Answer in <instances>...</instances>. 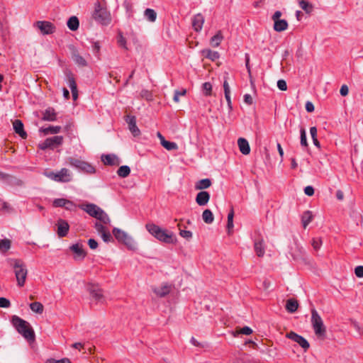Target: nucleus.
Wrapping results in <instances>:
<instances>
[{
  "label": "nucleus",
  "instance_id": "obj_1",
  "mask_svg": "<svg viewBox=\"0 0 363 363\" xmlns=\"http://www.w3.org/2000/svg\"><path fill=\"white\" fill-rule=\"evenodd\" d=\"M145 228L152 236L162 242L173 244L177 242V238L172 232L162 229L155 223H147Z\"/></svg>",
  "mask_w": 363,
  "mask_h": 363
},
{
  "label": "nucleus",
  "instance_id": "obj_2",
  "mask_svg": "<svg viewBox=\"0 0 363 363\" xmlns=\"http://www.w3.org/2000/svg\"><path fill=\"white\" fill-rule=\"evenodd\" d=\"M11 322L17 332L28 341L35 340L34 330L28 322L15 315L11 317Z\"/></svg>",
  "mask_w": 363,
  "mask_h": 363
},
{
  "label": "nucleus",
  "instance_id": "obj_3",
  "mask_svg": "<svg viewBox=\"0 0 363 363\" xmlns=\"http://www.w3.org/2000/svg\"><path fill=\"white\" fill-rule=\"evenodd\" d=\"M8 262L13 269L18 286L19 287L23 286L28 274L26 264L19 259H9Z\"/></svg>",
  "mask_w": 363,
  "mask_h": 363
},
{
  "label": "nucleus",
  "instance_id": "obj_4",
  "mask_svg": "<svg viewBox=\"0 0 363 363\" xmlns=\"http://www.w3.org/2000/svg\"><path fill=\"white\" fill-rule=\"evenodd\" d=\"M311 324L314 330L315 334L319 338H324L326 335V328L323 324V321L315 308L311 309Z\"/></svg>",
  "mask_w": 363,
  "mask_h": 363
},
{
  "label": "nucleus",
  "instance_id": "obj_5",
  "mask_svg": "<svg viewBox=\"0 0 363 363\" xmlns=\"http://www.w3.org/2000/svg\"><path fill=\"white\" fill-rule=\"evenodd\" d=\"M113 235L118 242L125 245L128 249L135 250L137 248V245L133 238L128 235L125 231L118 228H113L112 230Z\"/></svg>",
  "mask_w": 363,
  "mask_h": 363
},
{
  "label": "nucleus",
  "instance_id": "obj_6",
  "mask_svg": "<svg viewBox=\"0 0 363 363\" xmlns=\"http://www.w3.org/2000/svg\"><path fill=\"white\" fill-rule=\"evenodd\" d=\"M93 18L102 25H108L111 22L109 12L104 7H102L99 1L95 3L94 11L92 14Z\"/></svg>",
  "mask_w": 363,
  "mask_h": 363
},
{
  "label": "nucleus",
  "instance_id": "obj_7",
  "mask_svg": "<svg viewBox=\"0 0 363 363\" xmlns=\"http://www.w3.org/2000/svg\"><path fill=\"white\" fill-rule=\"evenodd\" d=\"M67 160L72 167L76 168L82 172L86 174H94L96 172L94 167H93L87 162L74 157H69Z\"/></svg>",
  "mask_w": 363,
  "mask_h": 363
},
{
  "label": "nucleus",
  "instance_id": "obj_8",
  "mask_svg": "<svg viewBox=\"0 0 363 363\" xmlns=\"http://www.w3.org/2000/svg\"><path fill=\"white\" fill-rule=\"evenodd\" d=\"M64 138L62 135H56L46 138L43 143L39 144V148L45 150L46 149L54 150L63 143Z\"/></svg>",
  "mask_w": 363,
  "mask_h": 363
},
{
  "label": "nucleus",
  "instance_id": "obj_9",
  "mask_svg": "<svg viewBox=\"0 0 363 363\" xmlns=\"http://www.w3.org/2000/svg\"><path fill=\"white\" fill-rule=\"evenodd\" d=\"M86 289L92 299L99 303L104 302L105 298L103 294V290L99 284L89 283L86 284Z\"/></svg>",
  "mask_w": 363,
  "mask_h": 363
},
{
  "label": "nucleus",
  "instance_id": "obj_10",
  "mask_svg": "<svg viewBox=\"0 0 363 363\" xmlns=\"http://www.w3.org/2000/svg\"><path fill=\"white\" fill-rule=\"evenodd\" d=\"M286 337L298 343L305 352L307 351L310 347V344L308 340L303 336L296 333L294 331L287 333Z\"/></svg>",
  "mask_w": 363,
  "mask_h": 363
},
{
  "label": "nucleus",
  "instance_id": "obj_11",
  "mask_svg": "<svg viewBox=\"0 0 363 363\" xmlns=\"http://www.w3.org/2000/svg\"><path fill=\"white\" fill-rule=\"evenodd\" d=\"M35 26L40 30L43 35H50L55 32L56 28L53 23L46 21H38Z\"/></svg>",
  "mask_w": 363,
  "mask_h": 363
},
{
  "label": "nucleus",
  "instance_id": "obj_12",
  "mask_svg": "<svg viewBox=\"0 0 363 363\" xmlns=\"http://www.w3.org/2000/svg\"><path fill=\"white\" fill-rule=\"evenodd\" d=\"M65 74L67 77V83L72 91L73 100L75 101L78 98V90L74 74L70 70H67Z\"/></svg>",
  "mask_w": 363,
  "mask_h": 363
},
{
  "label": "nucleus",
  "instance_id": "obj_13",
  "mask_svg": "<svg viewBox=\"0 0 363 363\" xmlns=\"http://www.w3.org/2000/svg\"><path fill=\"white\" fill-rule=\"evenodd\" d=\"M125 122L128 125V129L134 137H137L140 135V130L136 125V117L133 115H127L125 116Z\"/></svg>",
  "mask_w": 363,
  "mask_h": 363
},
{
  "label": "nucleus",
  "instance_id": "obj_14",
  "mask_svg": "<svg viewBox=\"0 0 363 363\" xmlns=\"http://www.w3.org/2000/svg\"><path fill=\"white\" fill-rule=\"evenodd\" d=\"M69 250L74 253V259L75 260H83L86 256V252L83 249V245L80 243L71 245Z\"/></svg>",
  "mask_w": 363,
  "mask_h": 363
},
{
  "label": "nucleus",
  "instance_id": "obj_15",
  "mask_svg": "<svg viewBox=\"0 0 363 363\" xmlns=\"http://www.w3.org/2000/svg\"><path fill=\"white\" fill-rule=\"evenodd\" d=\"M56 225L57 227V233L60 238L67 236L69 230V225L67 220L59 218L57 221Z\"/></svg>",
  "mask_w": 363,
  "mask_h": 363
},
{
  "label": "nucleus",
  "instance_id": "obj_16",
  "mask_svg": "<svg viewBox=\"0 0 363 363\" xmlns=\"http://www.w3.org/2000/svg\"><path fill=\"white\" fill-rule=\"evenodd\" d=\"M79 208L86 212L89 216L96 218L101 208L94 203H86L79 206Z\"/></svg>",
  "mask_w": 363,
  "mask_h": 363
},
{
  "label": "nucleus",
  "instance_id": "obj_17",
  "mask_svg": "<svg viewBox=\"0 0 363 363\" xmlns=\"http://www.w3.org/2000/svg\"><path fill=\"white\" fill-rule=\"evenodd\" d=\"M69 48L71 51L72 58L76 64L82 67H85L87 65L86 60L79 55L76 47H74V45H70Z\"/></svg>",
  "mask_w": 363,
  "mask_h": 363
},
{
  "label": "nucleus",
  "instance_id": "obj_18",
  "mask_svg": "<svg viewBox=\"0 0 363 363\" xmlns=\"http://www.w3.org/2000/svg\"><path fill=\"white\" fill-rule=\"evenodd\" d=\"M72 174L70 171L67 168H62L60 171L57 172L56 182L67 183L72 181Z\"/></svg>",
  "mask_w": 363,
  "mask_h": 363
},
{
  "label": "nucleus",
  "instance_id": "obj_19",
  "mask_svg": "<svg viewBox=\"0 0 363 363\" xmlns=\"http://www.w3.org/2000/svg\"><path fill=\"white\" fill-rule=\"evenodd\" d=\"M101 161L105 165L118 166L120 164L118 157L113 154L102 155Z\"/></svg>",
  "mask_w": 363,
  "mask_h": 363
},
{
  "label": "nucleus",
  "instance_id": "obj_20",
  "mask_svg": "<svg viewBox=\"0 0 363 363\" xmlns=\"http://www.w3.org/2000/svg\"><path fill=\"white\" fill-rule=\"evenodd\" d=\"M204 21V17L201 13L194 16L192 18V27L196 32H200L201 30Z\"/></svg>",
  "mask_w": 363,
  "mask_h": 363
},
{
  "label": "nucleus",
  "instance_id": "obj_21",
  "mask_svg": "<svg viewBox=\"0 0 363 363\" xmlns=\"http://www.w3.org/2000/svg\"><path fill=\"white\" fill-rule=\"evenodd\" d=\"M13 128L16 134H18L21 138L26 139L27 138V133L24 130V125L23 122L16 119L13 123Z\"/></svg>",
  "mask_w": 363,
  "mask_h": 363
},
{
  "label": "nucleus",
  "instance_id": "obj_22",
  "mask_svg": "<svg viewBox=\"0 0 363 363\" xmlns=\"http://www.w3.org/2000/svg\"><path fill=\"white\" fill-rule=\"evenodd\" d=\"M211 198V195L208 191H199L196 196V202L198 205L202 206L206 205Z\"/></svg>",
  "mask_w": 363,
  "mask_h": 363
},
{
  "label": "nucleus",
  "instance_id": "obj_23",
  "mask_svg": "<svg viewBox=\"0 0 363 363\" xmlns=\"http://www.w3.org/2000/svg\"><path fill=\"white\" fill-rule=\"evenodd\" d=\"M42 120L44 121H57V113L54 108L48 107L43 112Z\"/></svg>",
  "mask_w": 363,
  "mask_h": 363
},
{
  "label": "nucleus",
  "instance_id": "obj_24",
  "mask_svg": "<svg viewBox=\"0 0 363 363\" xmlns=\"http://www.w3.org/2000/svg\"><path fill=\"white\" fill-rule=\"evenodd\" d=\"M238 145L240 149V151L242 154L247 155L250 152V147L248 141L244 138H240L238 140Z\"/></svg>",
  "mask_w": 363,
  "mask_h": 363
},
{
  "label": "nucleus",
  "instance_id": "obj_25",
  "mask_svg": "<svg viewBox=\"0 0 363 363\" xmlns=\"http://www.w3.org/2000/svg\"><path fill=\"white\" fill-rule=\"evenodd\" d=\"M202 57L209 59L214 62L220 57V54L217 51L211 50V49H203L201 51Z\"/></svg>",
  "mask_w": 363,
  "mask_h": 363
},
{
  "label": "nucleus",
  "instance_id": "obj_26",
  "mask_svg": "<svg viewBox=\"0 0 363 363\" xmlns=\"http://www.w3.org/2000/svg\"><path fill=\"white\" fill-rule=\"evenodd\" d=\"M288 22L285 19H278L277 21H274L273 28L277 32H282L286 30L288 28Z\"/></svg>",
  "mask_w": 363,
  "mask_h": 363
},
{
  "label": "nucleus",
  "instance_id": "obj_27",
  "mask_svg": "<svg viewBox=\"0 0 363 363\" xmlns=\"http://www.w3.org/2000/svg\"><path fill=\"white\" fill-rule=\"evenodd\" d=\"M153 291L157 296L160 297H164L170 292V286L167 284L162 285L160 288H154Z\"/></svg>",
  "mask_w": 363,
  "mask_h": 363
},
{
  "label": "nucleus",
  "instance_id": "obj_28",
  "mask_svg": "<svg viewBox=\"0 0 363 363\" xmlns=\"http://www.w3.org/2000/svg\"><path fill=\"white\" fill-rule=\"evenodd\" d=\"M255 251L258 257H263L265 252L264 241L262 239L255 241L254 244Z\"/></svg>",
  "mask_w": 363,
  "mask_h": 363
},
{
  "label": "nucleus",
  "instance_id": "obj_29",
  "mask_svg": "<svg viewBox=\"0 0 363 363\" xmlns=\"http://www.w3.org/2000/svg\"><path fill=\"white\" fill-rule=\"evenodd\" d=\"M62 128L61 126L56 125H50L48 128H40V132L43 133L44 135H49V134H57L60 132Z\"/></svg>",
  "mask_w": 363,
  "mask_h": 363
},
{
  "label": "nucleus",
  "instance_id": "obj_30",
  "mask_svg": "<svg viewBox=\"0 0 363 363\" xmlns=\"http://www.w3.org/2000/svg\"><path fill=\"white\" fill-rule=\"evenodd\" d=\"M67 26L72 31L77 30L79 26V21L78 18L74 16H71L67 22Z\"/></svg>",
  "mask_w": 363,
  "mask_h": 363
},
{
  "label": "nucleus",
  "instance_id": "obj_31",
  "mask_svg": "<svg viewBox=\"0 0 363 363\" xmlns=\"http://www.w3.org/2000/svg\"><path fill=\"white\" fill-rule=\"evenodd\" d=\"M211 184V180L210 179H202L196 183L195 189L197 190L206 189L210 187Z\"/></svg>",
  "mask_w": 363,
  "mask_h": 363
},
{
  "label": "nucleus",
  "instance_id": "obj_32",
  "mask_svg": "<svg viewBox=\"0 0 363 363\" xmlns=\"http://www.w3.org/2000/svg\"><path fill=\"white\" fill-rule=\"evenodd\" d=\"M298 303L294 298H290L286 301V309L289 313H294L297 311Z\"/></svg>",
  "mask_w": 363,
  "mask_h": 363
},
{
  "label": "nucleus",
  "instance_id": "obj_33",
  "mask_svg": "<svg viewBox=\"0 0 363 363\" xmlns=\"http://www.w3.org/2000/svg\"><path fill=\"white\" fill-rule=\"evenodd\" d=\"M6 184L11 186H23L24 184V182L21 179L11 175L9 176V179H7V182L6 183Z\"/></svg>",
  "mask_w": 363,
  "mask_h": 363
},
{
  "label": "nucleus",
  "instance_id": "obj_34",
  "mask_svg": "<svg viewBox=\"0 0 363 363\" xmlns=\"http://www.w3.org/2000/svg\"><path fill=\"white\" fill-rule=\"evenodd\" d=\"M223 38L221 30H218L216 35H214L210 40L211 45L213 48H217L220 45L222 40Z\"/></svg>",
  "mask_w": 363,
  "mask_h": 363
},
{
  "label": "nucleus",
  "instance_id": "obj_35",
  "mask_svg": "<svg viewBox=\"0 0 363 363\" xmlns=\"http://www.w3.org/2000/svg\"><path fill=\"white\" fill-rule=\"evenodd\" d=\"M313 214L310 211H305L301 217L303 227L306 228L307 225L312 221Z\"/></svg>",
  "mask_w": 363,
  "mask_h": 363
},
{
  "label": "nucleus",
  "instance_id": "obj_36",
  "mask_svg": "<svg viewBox=\"0 0 363 363\" xmlns=\"http://www.w3.org/2000/svg\"><path fill=\"white\" fill-rule=\"evenodd\" d=\"M202 218L206 223L211 224L213 222L214 216L211 210L206 209L203 211Z\"/></svg>",
  "mask_w": 363,
  "mask_h": 363
},
{
  "label": "nucleus",
  "instance_id": "obj_37",
  "mask_svg": "<svg viewBox=\"0 0 363 363\" xmlns=\"http://www.w3.org/2000/svg\"><path fill=\"white\" fill-rule=\"evenodd\" d=\"M130 174V168L128 165H122L117 170V174L121 178H125Z\"/></svg>",
  "mask_w": 363,
  "mask_h": 363
},
{
  "label": "nucleus",
  "instance_id": "obj_38",
  "mask_svg": "<svg viewBox=\"0 0 363 363\" xmlns=\"http://www.w3.org/2000/svg\"><path fill=\"white\" fill-rule=\"evenodd\" d=\"M144 16L150 22H155L157 18V13L152 9H146L144 11Z\"/></svg>",
  "mask_w": 363,
  "mask_h": 363
},
{
  "label": "nucleus",
  "instance_id": "obj_39",
  "mask_svg": "<svg viewBox=\"0 0 363 363\" xmlns=\"http://www.w3.org/2000/svg\"><path fill=\"white\" fill-rule=\"evenodd\" d=\"M161 145L167 150H177L178 149V145L174 142L162 140L161 141Z\"/></svg>",
  "mask_w": 363,
  "mask_h": 363
},
{
  "label": "nucleus",
  "instance_id": "obj_40",
  "mask_svg": "<svg viewBox=\"0 0 363 363\" xmlns=\"http://www.w3.org/2000/svg\"><path fill=\"white\" fill-rule=\"evenodd\" d=\"M11 245V242L9 239H4L0 240V252L2 253L6 252Z\"/></svg>",
  "mask_w": 363,
  "mask_h": 363
},
{
  "label": "nucleus",
  "instance_id": "obj_41",
  "mask_svg": "<svg viewBox=\"0 0 363 363\" xmlns=\"http://www.w3.org/2000/svg\"><path fill=\"white\" fill-rule=\"evenodd\" d=\"M30 308L38 314H41L43 312V305L38 301L33 302L30 304Z\"/></svg>",
  "mask_w": 363,
  "mask_h": 363
},
{
  "label": "nucleus",
  "instance_id": "obj_42",
  "mask_svg": "<svg viewBox=\"0 0 363 363\" xmlns=\"http://www.w3.org/2000/svg\"><path fill=\"white\" fill-rule=\"evenodd\" d=\"M96 219L99 220L104 224H108L111 222V220L108 214L103 209L100 210V212L99 213Z\"/></svg>",
  "mask_w": 363,
  "mask_h": 363
},
{
  "label": "nucleus",
  "instance_id": "obj_43",
  "mask_svg": "<svg viewBox=\"0 0 363 363\" xmlns=\"http://www.w3.org/2000/svg\"><path fill=\"white\" fill-rule=\"evenodd\" d=\"M299 6L307 13H310L313 11V5L306 0H301Z\"/></svg>",
  "mask_w": 363,
  "mask_h": 363
},
{
  "label": "nucleus",
  "instance_id": "obj_44",
  "mask_svg": "<svg viewBox=\"0 0 363 363\" xmlns=\"http://www.w3.org/2000/svg\"><path fill=\"white\" fill-rule=\"evenodd\" d=\"M300 139H301V145L303 147L308 148V144L307 142L306 133L304 128H301L300 129Z\"/></svg>",
  "mask_w": 363,
  "mask_h": 363
},
{
  "label": "nucleus",
  "instance_id": "obj_45",
  "mask_svg": "<svg viewBox=\"0 0 363 363\" xmlns=\"http://www.w3.org/2000/svg\"><path fill=\"white\" fill-rule=\"evenodd\" d=\"M202 89L205 96H211L212 92V84L210 82H205L202 84Z\"/></svg>",
  "mask_w": 363,
  "mask_h": 363
},
{
  "label": "nucleus",
  "instance_id": "obj_46",
  "mask_svg": "<svg viewBox=\"0 0 363 363\" xmlns=\"http://www.w3.org/2000/svg\"><path fill=\"white\" fill-rule=\"evenodd\" d=\"M140 96L142 98L146 99L148 101H151L153 100L152 93L147 89H142L140 91Z\"/></svg>",
  "mask_w": 363,
  "mask_h": 363
},
{
  "label": "nucleus",
  "instance_id": "obj_47",
  "mask_svg": "<svg viewBox=\"0 0 363 363\" xmlns=\"http://www.w3.org/2000/svg\"><path fill=\"white\" fill-rule=\"evenodd\" d=\"M66 199L60 198V199H55L52 201V206L53 207H65L66 206Z\"/></svg>",
  "mask_w": 363,
  "mask_h": 363
},
{
  "label": "nucleus",
  "instance_id": "obj_48",
  "mask_svg": "<svg viewBox=\"0 0 363 363\" xmlns=\"http://www.w3.org/2000/svg\"><path fill=\"white\" fill-rule=\"evenodd\" d=\"M0 206H1V210L4 211L5 212H7V213H10L13 211V208L11 207L9 203L4 201V200H2L1 199H0Z\"/></svg>",
  "mask_w": 363,
  "mask_h": 363
},
{
  "label": "nucleus",
  "instance_id": "obj_49",
  "mask_svg": "<svg viewBox=\"0 0 363 363\" xmlns=\"http://www.w3.org/2000/svg\"><path fill=\"white\" fill-rule=\"evenodd\" d=\"M43 174L45 175L46 177L56 182L57 172H55L52 170L47 169L44 170Z\"/></svg>",
  "mask_w": 363,
  "mask_h": 363
},
{
  "label": "nucleus",
  "instance_id": "obj_50",
  "mask_svg": "<svg viewBox=\"0 0 363 363\" xmlns=\"http://www.w3.org/2000/svg\"><path fill=\"white\" fill-rule=\"evenodd\" d=\"M117 43H118L119 46H121V47H122V48H123L125 49H127V47H126V40L123 37V35L121 32H119V33L118 35Z\"/></svg>",
  "mask_w": 363,
  "mask_h": 363
},
{
  "label": "nucleus",
  "instance_id": "obj_51",
  "mask_svg": "<svg viewBox=\"0 0 363 363\" xmlns=\"http://www.w3.org/2000/svg\"><path fill=\"white\" fill-rule=\"evenodd\" d=\"M186 90L185 89H182V90H175L174 91V97H173V100L176 103H178L179 101V98L181 96H184L186 94Z\"/></svg>",
  "mask_w": 363,
  "mask_h": 363
},
{
  "label": "nucleus",
  "instance_id": "obj_52",
  "mask_svg": "<svg viewBox=\"0 0 363 363\" xmlns=\"http://www.w3.org/2000/svg\"><path fill=\"white\" fill-rule=\"evenodd\" d=\"M101 235V238H102L104 242H109L111 241H113V237L111 236L110 232L108 231L107 230L104 232H102Z\"/></svg>",
  "mask_w": 363,
  "mask_h": 363
},
{
  "label": "nucleus",
  "instance_id": "obj_53",
  "mask_svg": "<svg viewBox=\"0 0 363 363\" xmlns=\"http://www.w3.org/2000/svg\"><path fill=\"white\" fill-rule=\"evenodd\" d=\"M45 363H72L69 359L68 358H62L61 359L57 360L52 358L47 359Z\"/></svg>",
  "mask_w": 363,
  "mask_h": 363
},
{
  "label": "nucleus",
  "instance_id": "obj_54",
  "mask_svg": "<svg viewBox=\"0 0 363 363\" xmlns=\"http://www.w3.org/2000/svg\"><path fill=\"white\" fill-rule=\"evenodd\" d=\"M11 306L10 301L4 297H0V307L1 308H9Z\"/></svg>",
  "mask_w": 363,
  "mask_h": 363
},
{
  "label": "nucleus",
  "instance_id": "obj_55",
  "mask_svg": "<svg viewBox=\"0 0 363 363\" xmlns=\"http://www.w3.org/2000/svg\"><path fill=\"white\" fill-rule=\"evenodd\" d=\"M179 235L187 240L192 238V233L190 230H180Z\"/></svg>",
  "mask_w": 363,
  "mask_h": 363
},
{
  "label": "nucleus",
  "instance_id": "obj_56",
  "mask_svg": "<svg viewBox=\"0 0 363 363\" xmlns=\"http://www.w3.org/2000/svg\"><path fill=\"white\" fill-rule=\"evenodd\" d=\"M277 87L281 91H286L287 89V84L285 80L284 79H279L277 82Z\"/></svg>",
  "mask_w": 363,
  "mask_h": 363
},
{
  "label": "nucleus",
  "instance_id": "obj_57",
  "mask_svg": "<svg viewBox=\"0 0 363 363\" xmlns=\"http://www.w3.org/2000/svg\"><path fill=\"white\" fill-rule=\"evenodd\" d=\"M312 245L314 250H318L322 245V240L320 239L313 238L312 240Z\"/></svg>",
  "mask_w": 363,
  "mask_h": 363
},
{
  "label": "nucleus",
  "instance_id": "obj_58",
  "mask_svg": "<svg viewBox=\"0 0 363 363\" xmlns=\"http://www.w3.org/2000/svg\"><path fill=\"white\" fill-rule=\"evenodd\" d=\"M64 208L66 210L72 211H74L76 208V205L74 203L73 201L67 199L66 206Z\"/></svg>",
  "mask_w": 363,
  "mask_h": 363
},
{
  "label": "nucleus",
  "instance_id": "obj_59",
  "mask_svg": "<svg viewBox=\"0 0 363 363\" xmlns=\"http://www.w3.org/2000/svg\"><path fill=\"white\" fill-rule=\"evenodd\" d=\"M88 245L91 250H96L99 245L97 241L93 238L88 240Z\"/></svg>",
  "mask_w": 363,
  "mask_h": 363
},
{
  "label": "nucleus",
  "instance_id": "obj_60",
  "mask_svg": "<svg viewBox=\"0 0 363 363\" xmlns=\"http://www.w3.org/2000/svg\"><path fill=\"white\" fill-rule=\"evenodd\" d=\"M354 274L359 278L363 277V266H357L354 269Z\"/></svg>",
  "mask_w": 363,
  "mask_h": 363
},
{
  "label": "nucleus",
  "instance_id": "obj_61",
  "mask_svg": "<svg viewBox=\"0 0 363 363\" xmlns=\"http://www.w3.org/2000/svg\"><path fill=\"white\" fill-rule=\"evenodd\" d=\"M314 192V188L312 186H307L304 188V193L308 196H312Z\"/></svg>",
  "mask_w": 363,
  "mask_h": 363
},
{
  "label": "nucleus",
  "instance_id": "obj_62",
  "mask_svg": "<svg viewBox=\"0 0 363 363\" xmlns=\"http://www.w3.org/2000/svg\"><path fill=\"white\" fill-rule=\"evenodd\" d=\"M240 333L242 335H250L252 333V330L248 326H244L240 329Z\"/></svg>",
  "mask_w": 363,
  "mask_h": 363
},
{
  "label": "nucleus",
  "instance_id": "obj_63",
  "mask_svg": "<svg viewBox=\"0 0 363 363\" xmlns=\"http://www.w3.org/2000/svg\"><path fill=\"white\" fill-rule=\"evenodd\" d=\"M348 93H349L348 86L345 84L342 85V86L340 87V95L342 96H345L348 94Z\"/></svg>",
  "mask_w": 363,
  "mask_h": 363
},
{
  "label": "nucleus",
  "instance_id": "obj_64",
  "mask_svg": "<svg viewBox=\"0 0 363 363\" xmlns=\"http://www.w3.org/2000/svg\"><path fill=\"white\" fill-rule=\"evenodd\" d=\"M94 228H96V230L100 233L101 234L102 232H104L106 230V228L105 226H104L102 224L96 222L95 223V225H94Z\"/></svg>",
  "mask_w": 363,
  "mask_h": 363
}]
</instances>
